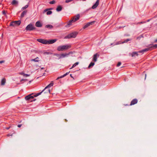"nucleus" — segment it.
Segmentation results:
<instances>
[{
  "label": "nucleus",
  "mask_w": 157,
  "mask_h": 157,
  "mask_svg": "<svg viewBox=\"0 0 157 157\" xmlns=\"http://www.w3.org/2000/svg\"><path fill=\"white\" fill-rule=\"evenodd\" d=\"M6 82V79L5 78H4L2 79L1 81V84L2 85H5V83Z\"/></svg>",
  "instance_id": "obj_25"
},
{
  "label": "nucleus",
  "mask_w": 157,
  "mask_h": 157,
  "mask_svg": "<svg viewBox=\"0 0 157 157\" xmlns=\"http://www.w3.org/2000/svg\"><path fill=\"white\" fill-rule=\"evenodd\" d=\"M62 10V7L60 6H58L56 8V10L57 11H59Z\"/></svg>",
  "instance_id": "obj_22"
},
{
  "label": "nucleus",
  "mask_w": 157,
  "mask_h": 157,
  "mask_svg": "<svg viewBox=\"0 0 157 157\" xmlns=\"http://www.w3.org/2000/svg\"><path fill=\"white\" fill-rule=\"evenodd\" d=\"M147 47H148L147 48H146L144 49H143L142 50H141L139 52V53H141L142 54H143L144 52H147L150 50H151V49L150 48V46H149V45H148V46H147Z\"/></svg>",
  "instance_id": "obj_8"
},
{
  "label": "nucleus",
  "mask_w": 157,
  "mask_h": 157,
  "mask_svg": "<svg viewBox=\"0 0 157 157\" xmlns=\"http://www.w3.org/2000/svg\"><path fill=\"white\" fill-rule=\"evenodd\" d=\"M36 28L34 25L32 24L28 25L25 28L26 30L27 31H31L34 30Z\"/></svg>",
  "instance_id": "obj_7"
},
{
  "label": "nucleus",
  "mask_w": 157,
  "mask_h": 157,
  "mask_svg": "<svg viewBox=\"0 0 157 157\" xmlns=\"http://www.w3.org/2000/svg\"><path fill=\"white\" fill-rule=\"evenodd\" d=\"M69 72H67V73H66L62 77H63L65 76L66 75H67L68 74H69Z\"/></svg>",
  "instance_id": "obj_39"
},
{
  "label": "nucleus",
  "mask_w": 157,
  "mask_h": 157,
  "mask_svg": "<svg viewBox=\"0 0 157 157\" xmlns=\"http://www.w3.org/2000/svg\"><path fill=\"white\" fill-rule=\"evenodd\" d=\"M48 9H46L44 10L43 11V13H44L45 12L47 11L46 14L47 15L51 14L52 13V12L51 11H48Z\"/></svg>",
  "instance_id": "obj_15"
},
{
  "label": "nucleus",
  "mask_w": 157,
  "mask_h": 157,
  "mask_svg": "<svg viewBox=\"0 0 157 157\" xmlns=\"http://www.w3.org/2000/svg\"><path fill=\"white\" fill-rule=\"evenodd\" d=\"M79 14H78L74 17L71 20L73 21V22H74L79 19Z\"/></svg>",
  "instance_id": "obj_10"
},
{
  "label": "nucleus",
  "mask_w": 157,
  "mask_h": 157,
  "mask_svg": "<svg viewBox=\"0 0 157 157\" xmlns=\"http://www.w3.org/2000/svg\"><path fill=\"white\" fill-rule=\"evenodd\" d=\"M79 64V63L78 62H76V63H75L72 66V67L70 68V69H71L72 68L75 67L76 66L78 65Z\"/></svg>",
  "instance_id": "obj_27"
},
{
  "label": "nucleus",
  "mask_w": 157,
  "mask_h": 157,
  "mask_svg": "<svg viewBox=\"0 0 157 157\" xmlns=\"http://www.w3.org/2000/svg\"><path fill=\"white\" fill-rule=\"evenodd\" d=\"M43 92H44V93L45 94H47L50 93V89L48 88H47L46 90H45V88L40 93H38L35 94H31L28 96H26L25 97V99L26 100H30L31 99H33L34 97H36L40 95Z\"/></svg>",
  "instance_id": "obj_1"
},
{
  "label": "nucleus",
  "mask_w": 157,
  "mask_h": 157,
  "mask_svg": "<svg viewBox=\"0 0 157 157\" xmlns=\"http://www.w3.org/2000/svg\"><path fill=\"white\" fill-rule=\"evenodd\" d=\"M138 100L137 99L135 98L133 99L131 101L130 105H134L137 103Z\"/></svg>",
  "instance_id": "obj_12"
},
{
  "label": "nucleus",
  "mask_w": 157,
  "mask_h": 157,
  "mask_svg": "<svg viewBox=\"0 0 157 157\" xmlns=\"http://www.w3.org/2000/svg\"><path fill=\"white\" fill-rule=\"evenodd\" d=\"M145 79L146 78V74H145Z\"/></svg>",
  "instance_id": "obj_46"
},
{
  "label": "nucleus",
  "mask_w": 157,
  "mask_h": 157,
  "mask_svg": "<svg viewBox=\"0 0 157 157\" xmlns=\"http://www.w3.org/2000/svg\"><path fill=\"white\" fill-rule=\"evenodd\" d=\"M129 36V35H127V36Z\"/></svg>",
  "instance_id": "obj_50"
},
{
  "label": "nucleus",
  "mask_w": 157,
  "mask_h": 157,
  "mask_svg": "<svg viewBox=\"0 0 157 157\" xmlns=\"http://www.w3.org/2000/svg\"><path fill=\"white\" fill-rule=\"evenodd\" d=\"M73 22V21L71 20H70L68 23L67 24L66 26V27H70L72 25V23Z\"/></svg>",
  "instance_id": "obj_16"
},
{
  "label": "nucleus",
  "mask_w": 157,
  "mask_h": 157,
  "mask_svg": "<svg viewBox=\"0 0 157 157\" xmlns=\"http://www.w3.org/2000/svg\"><path fill=\"white\" fill-rule=\"evenodd\" d=\"M37 40L39 42L44 44H52L55 42L57 40L56 39L47 40L41 39H38Z\"/></svg>",
  "instance_id": "obj_2"
},
{
  "label": "nucleus",
  "mask_w": 157,
  "mask_h": 157,
  "mask_svg": "<svg viewBox=\"0 0 157 157\" xmlns=\"http://www.w3.org/2000/svg\"><path fill=\"white\" fill-rule=\"evenodd\" d=\"M21 22L20 21H14L11 22L10 24V26L16 27L20 25Z\"/></svg>",
  "instance_id": "obj_6"
},
{
  "label": "nucleus",
  "mask_w": 157,
  "mask_h": 157,
  "mask_svg": "<svg viewBox=\"0 0 157 157\" xmlns=\"http://www.w3.org/2000/svg\"><path fill=\"white\" fill-rule=\"evenodd\" d=\"M97 56H98L97 54H96L94 56L93 58V61H95V62L97 61Z\"/></svg>",
  "instance_id": "obj_19"
},
{
  "label": "nucleus",
  "mask_w": 157,
  "mask_h": 157,
  "mask_svg": "<svg viewBox=\"0 0 157 157\" xmlns=\"http://www.w3.org/2000/svg\"><path fill=\"white\" fill-rule=\"evenodd\" d=\"M2 13H3V14H4V15H6V12L5 11H4V10L2 12Z\"/></svg>",
  "instance_id": "obj_38"
},
{
  "label": "nucleus",
  "mask_w": 157,
  "mask_h": 157,
  "mask_svg": "<svg viewBox=\"0 0 157 157\" xmlns=\"http://www.w3.org/2000/svg\"><path fill=\"white\" fill-rule=\"evenodd\" d=\"M45 75H46V73H43V75L45 76Z\"/></svg>",
  "instance_id": "obj_43"
},
{
  "label": "nucleus",
  "mask_w": 157,
  "mask_h": 157,
  "mask_svg": "<svg viewBox=\"0 0 157 157\" xmlns=\"http://www.w3.org/2000/svg\"><path fill=\"white\" fill-rule=\"evenodd\" d=\"M132 39H127L124 40L122 42V44L127 43L129 41H131Z\"/></svg>",
  "instance_id": "obj_21"
},
{
  "label": "nucleus",
  "mask_w": 157,
  "mask_h": 157,
  "mask_svg": "<svg viewBox=\"0 0 157 157\" xmlns=\"http://www.w3.org/2000/svg\"><path fill=\"white\" fill-rule=\"evenodd\" d=\"M146 22V21H141L140 22H138L137 24H143L145 23Z\"/></svg>",
  "instance_id": "obj_37"
},
{
  "label": "nucleus",
  "mask_w": 157,
  "mask_h": 157,
  "mask_svg": "<svg viewBox=\"0 0 157 157\" xmlns=\"http://www.w3.org/2000/svg\"><path fill=\"white\" fill-rule=\"evenodd\" d=\"M78 34V32H74L71 33L67 36H65L64 39H70L71 38H75Z\"/></svg>",
  "instance_id": "obj_5"
},
{
  "label": "nucleus",
  "mask_w": 157,
  "mask_h": 157,
  "mask_svg": "<svg viewBox=\"0 0 157 157\" xmlns=\"http://www.w3.org/2000/svg\"><path fill=\"white\" fill-rule=\"evenodd\" d=\"M98 0H97L96 3L92 6V8L93 9H94L96 8L98 5Z\"/></svg>",
  "instance_id": "obj_17"
},
{
  "label": "nucleus",
  "mask_w": 157,
  "mask_h": 157,
  "mask_svg": "<svg viewBox=\"0 0 157 157\" xmlns=\"http://www.w3.org/2000/svg\"><path fill=\"white\" fill-rule=\"evenodd\" d=\"M149 46L151 50L156 49L157 48V44H149Z\"/></svg>",
  "instance_id": "obj_13"
},
{
  "label": "nucleus",
  "mask_w": 157,
  "mask_h": 157,
  "mask_svg": "<svg viewBox=\"0 0 157 157\" xmlns=\"http://www.w3.org/2000/svg\"><path fill=\"white\" fill-rule=\"evenodd\" d=\"M95 21H93L91 22H89L83 26V29H85L86 28L88 27L90 25H92L95 22Z\"/></svg>",
  "instance_id": "obj_9"
},
{
  "label": "nucleus",
  "mask_w": 157,
  "mask_h": 157,
  "mask_svg": "<svg viewBox=\"0 0 157 157\" xmlns=\"http://www.w3.org/2000/svg\"><path fill=\"white\" fill-rule=\"evenodd\" d=\"M27 12V11L26 10L24 11L21 14V17H23L26 14Z\"/></svg>",
  "instance_id": "obj_23"
},
{
  "label": "nucleus",
  "mask_w": 157,
  "mask_h": 157,
  "mask_svg": "<svg viewBox=\"0 0 157 157\" xmlns=\"http://www.w3.org/2000/svg\"><path fill=\"white\" fill-rule=\"evenodd\" d=\"M157 17V15L153 17V18H156Z\"/></svg>",
  "instance_id": "obj_42"
},
{
  "label": "nucleus",
  "mask_w": 157,
  "mask_h": 157,
  "mask_svg": "<svg viewBox=\"0 0 157 157\" xmlns=\"http://www.w3.org/2000/svg\"><path fill=\"white\" fill-rule=\"evenodd\" d=\"M35 25L37 27H40L42 26V24L40 21H37Z\"/></svg>",
  "instance_id": "obj_14"
},
{
  "label": "nucleus",
  "mask_w": 157,
  "mask_h": 157,
  "mask_svg": "<svg viewBox=\"0 0 157 157\" xmlns=\"http://www.w3.org/2000/svg\"><path fill=\"white\" fill-rule=\"evenodd\" d=\"M35 100H36V99L33 100V101H35Z\"/></svg>",
  "instance_id": "obj_47"
},
{
  "label": "nucleus",
  "mask_w": 157,
  "mask_h": 157,
  "mask_svg": "<svg viewBox=\"0 0 157 157\" xmlns=\"http://www.w3.org/2000/svg\"><path fill=\"white\" fill-rule=\"evenodd\" d=\"M19 74L21 75L20 78H21L20 80V82L18 83V84L22 83L24 82L27 81L28 79L26 78L29 76V75L25 74L23 72H21Z\"/></svg>",
  "instance_id": "obj_3"
},
{
  "label": "nucleus",
  "mask_w": 157,
  "mask_h": 157,
  "mask_svg": "<svg viewBox=\"0 0 157 157\" xmlns=\"http://www.w3.org/2000/svg\"><path fill=\"white\" fill-rule=\"evenodd\" d=\"M157 42V39L155 40V42Z\"/></svg>",
  "instance_id": "obj_45"
},
{
  "label": "nucleus",
  "mask_w": 157,
  "mask_h": 157,
  "mask_svg": "<svg viewBox=\"0 0 157 157\" xmlns=\"http://www.w3.org/2000/svg\"><path fill=\"white\" fill-rule=\"evenodd\" d=\"M30 101H32H32H31V100H30Z\"/></svg>",
  "instance_id": "obj_49"
},
{
  "label": "nucleus",
  "mask_w": 157,
  "mask_h": 157,
  "mask_svg": "<svg viewBox=\"0 0 157 157\" xmlns=\"http://www.w3.org/2000/svg\"><path fill=\"white\" fill-rule=\"evenodd\" d=\"M151 20V19H148L146 22H148L149 21Z\"/></svg>",
  "instance_id": "obj_40"
},
{
  "label": "nucleus",
  "mask_w": 157,
  "mask_h": 157,
  "mask_svg": "<svg viewBox=\"0 0 157 157\" xmlns=\"http://www.w3.org/2000/svg\"><path fill=\"white\" fill-rule=\"evenodd\" d=\"M70 76H71V77L73 79H74V78H73V77L72 76V75H71H71H70Z\"/></svg>",
  "instance_id": "obj_44"
},
{
  "label": "nucleus",
  "mask_w": 157,
  "mask_h": 157,
  "mask_svg": "<svg viewBox=\"0 0 157 157\" xmlns=\"http://www.w3.org/2000/svg\"><path fill=\"white\" fill-rule=\"evenodd\" d=\"M52 8H50V9L49 10H52Z\"/></svg>",
  "instance_id": "obj_48"
},
{
  "label": "nucleus",
  "mask_w": 157,
  "mask_h": 157,
  "mask_svg": "<svg viewBox=\"0 0 157 157\" xmlns=\"http://www.w3.org/2000/svg\"><path fill=\"white\" fill-rule=\"evenodd\" d=\"M94 63L91 62L90 63V65H89V66H88V68H90L91 67L93 66L94 65Z\"/></svg>",
  "instance_id": "obj_30"
},
{
  "label": "nucleus",
  "mask_w": 157,
  "mask_h": 157,
  "mask_svg": "<svg viewBox=\"0 0 157 157\" xmlns=\"http://www.w3.org/2000/svg\"><path fill=\"white\" fill-rule=\"evenodd\" d=\"M143 37V35H141L136 38V40H140L141 38Z\"/></svg>",
  "instance_id": "obj_28"
},
{
  "label": "nucleus",
  "mask_w": 157,
  "mask_h": 157,
  "mask_svg": "<svg viewBox=\"0 0 157 157\" xmlns=\"http://www.w3.org/2000/svg\"><path fill=\"white\" fill-rule=\"evenodd\" d=\"M55 55L59 59H60L61 58V54H56Z\"/></svg>",
  "instance_id": "obj_34"
},
{
  "label": "nucleus",
  "mask_w": 157,
  "mask_h": 157,
  "mask_svg": "<svg viewBox=\"0 0 157 157\" xmlns=\"http://www.w3.org/2000/svg\"><path fill=\"white\" fill-rule=\"evenodd\" d=\"M132 57H134V56H138V53L137 52H133L132 53Z\"/></svg>",
  "instance_id": "obj_26"
},
{
  "label": "nucleus",
  "mask_w": 157,
  "mask_h": 157,
  "mask_svg": "<svg viewBox=\"0 0 157 157\" xmlns=\"http://www.w3.org/2000/svg\"><path fill=\"white\" fill-rule=\"evenodd\" d=\"M56 2L55 0H53L51 1H50L49 2V4H54L56 3Z\"/></svg>",
  "instance_id": "obj_31"
},
{
  "label": "nucleus",
  "mask_w": 157,
  "mask_h": 157,
  "mask_svg": "<svg viewBox=\"0 0 157 157\" xmlns=\"http://www.w3.org/2000/svg\"><path fill=\"white\" fill-rule=\"evenodd\" d=\"M53 82H51L45 87V90H46L47 88L49 89L50 87L53 86Z\"/></svg>",
  "instance_id": "obj_18"
},
{
  "label": "nucleus",
  "mask_w": 157,
  "mask_h": 157,
  "mask_svg": "<svg viewBox=\"0 0 157 157\" xmlns=\"http://www.w3.org/2000/svg\"><path fill=\"white\" fill-rule=\"evenodd\" d=\"M121 64V62H119L117 65V67H118Z\"/></svg>",
  "instance_id": "obj_36"
},
{
  "label": "nucleus",
  "mask_w": 157,
  "mask_h": 157,
  "mask_svg": "<svg viewBox=\"0 0 157 157\" xmlns=\"http://www.w3.org/2000/svg\"><path fill=\"white\" fill-rule=\"evenodd\" d=\"M28 6H29L28 5H25L24 7H23L21 8V10H23L24 9H25L27 8H28Z\"/></svg>",
  "instance_id": "obj_32"
},
{
  "label": "nucleus",
  "mask_w": 157,
  "mask_h": 157,
  "mask_svg": "<svg viewBox=\"0 0 157 157\" xmlns=\"http://www.w3.org/2000/svg\"><path fill=\"white\" fill-rule=\"evenodd\" d=\"M46 28H52L53 26L51 25H47L46 26Z\"/></svg>",
  "instance_id": "obj_33"
},
{
  "label": "nucleus",
  "mask_w": 157,
  "mask_h": 157,
  "mask_svg": "<svg viewBox=\"0 0 157 157\" xmlns=\"http://www.w3.org/2000/svg\"><path fill=\"white\" fill-rule=\"evenodd\" d=\"M71 47V45H69L60 46L57 47V50L59 51H63L68 49Z\"/></svg>",
  "instance_id": "obj_4"
},
{
  "label": "nucleus",
  "mask_w": 157,
  "mask_h": 157,
  "mask_svg": "<svg viewBox=\"0 0 157 157\" xmlns=\"http://www.w3.org/2000/svg\"><path fill=\"white\" fill-rule=\"evenodd\" d=\"M44 70L45 72L46 71V69H45L44 68L42 67L40 69H39L38 70V71L39 72H40L42 70Z\"/></svg>",
  "instance_id": "obj_29"
},
{
  "label": "nucleus",
  "mask_w": 157,
  "mask_h": 157,
  "mask_svg": "<svg viewBox=\"0 0 157 157\" xmlns=\"http://www.w3.org/2000/svg\"><path fill=\"white\" fill-rule=\"evenodd\" d=\"M17 4L18 2L16 0H13L12 2V4L13 5H17Z\"/></svg>",
  "instance_id": "obj_24"
},
{
  "label": "nucleus",
  "mask_w": 157,
  "mask_h": 157,
  "mask_svg": "<svg viewBox=\"0 0 157 157\" xmlns=\"http://www.w3.org/2000/svg\"><path fill=\"white\" fill-rule=\"evenodd\" d=\"M21 124H18L17 126L19 127V128H20L21 127Z\"/></svg>",
  "instance_id": "obj_41"
},
{
  "label": "nucleus",
  "mask_w": 157,
  "mask_h": 157,
  "mask_svg": "<svg viewBox=\"0 0 157 157\" xmlns=\"http://www.w3.org/2000/svg\"><path fill=\"white\" fill-rule=\"evenodd\" d=\"M71 52H69L68 53H62L61 54V58H65V57L67 56L68 55H69L71 53Z\"/></svg>",
  "instance_id": "obj_11"
},
{
  "label": "nucleus",
  "mask_w": 157,
  "mask_h": 157,
  "mask_svg": "<svg viewBox=\"0 0 157 157\" xmlns=\"http://www.w3.org/2000/svg\"><path fill=\"white\" fill-rule=\"evenodd\" d=\"M39 61V59L38 57H37L34 59H32L31 60V61H34L35 62H38Z\"/></svg>",
  "instance_id": "obj_20"
},
{
  "label": "nucleus",
  "mask_w": 157,
  "mask_h": 157,
  "mask_svg": "<svg viewBox=\"0 0 157 157\" xmlns=\"http://www.w3.org/2000/svg\"><path fill=\"white\" fill-rule=\"evenodd\" d=\"M73 0H66L65 1V2L66 3H68Z\"/></svg>",
  "instance_id": "obj_35"
}]
</instances>
